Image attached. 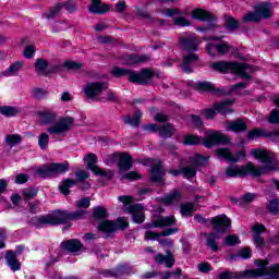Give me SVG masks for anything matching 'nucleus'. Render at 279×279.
Listing matches in <instances>:
<instances>
[{"label": "nucleus", "instance_id": "obj_1", "mask_svg": "<svg viewBox=\"0 0 279 279\" xmlns=\"http://www.w3.org/2000/svg\"><path fill=\"white\" fill-rule=\"evenodd\" d=\"M251 156H254L256 160H259L265 166L258 167L252 162L245 166H229L226 170L227 178H243L245 175H253L254 178H260L269 171L279 170V161L276 160V155L266 149L253 148L251 149Z\"/></svg>", "mask_w": 279, "mask_h": 279}, {"label": "nucleus", "instance_id": "obj_2", "mask_svg": "<svg viewBox=\"0 0 279 279\" xmlns=\"http://www.w3.org/2000/svg\"><path fill=\"white\" fill-rule=\"evenodd\" d=\"M255 265L257 269L244 270L240 272H221L220 279H245V278H260L267 276L270 279H279V264L268 266L269 262L256 259Z\"/></svg>", "mask_w": 279, "mask_h": 279}, {"label": "nucleus", "instance_id": "obj_3", "mask_svg": "<svg viewBox=\"0 0 279 279\" xmlns=\"http://www.w3.org/2000/svg\"><path fill=\"white\" fill-rule=\"evenodd\" d=\"M84 215H86V210L84 209H78L74 213H68V211L58 209V210H54L52 214L39 216L37 218V223L39 226H60L73 219H83Z\"/></svg>", "mask_w": 279, "mask_h": 279}, {"label": "nucleus", "instance_id": "obj_4", "mask_svg": "<svg viewBox=\"0 0 279 279\" xmlns=\"http://www.w3.org/2000/svg\"><path fill=\"white\" fill-rule=\"evenodd\" d=\"M184 145H204L210 149V147H215V145H228L230 143V138L226 136L221 131H207L206 137L202 138L197 135H187L183 141Z\"/></svg>", "mask_w": 279, "mask_h": 279}, {"label": "nucleus", "instance_id": "obj_5", "mask_svg": "<svg viewBox=\"0 0 279 279\" xmlns=\"http://www.w3.org/2000/svg\"><path fill=\"white\" fill-rule=\"evenodd\" d=\"M210 68L218 73H235V75H240L243 80H250L252 73L256 71L254 65L226 61L214 62L210 64Z\"/></svg>", "mask_w": 279, "mask_h": 279}, {"label": "nucleus", "instance_id": "obj_6", "mask_svg": "<svg viewBox=\"0 0 279 279\" xmlns=\"http://www.w3.org/2000/svg\"><path fill=\"white\" fill-rule=\"evenodd\" d=\"M111 73L114 77L129 76V82L142 85L147 84L148 80L154 77V71L149 69H143L140 73H136L132 70L116 66L111 70Z\"/></svg>", "mask_w": 279, "mask_h": 279}, {"label": "nucleus", "instance_id": "obj_7", "mask_svg": "<svg viewBox=\"0 0 279 279\" xmlns=\"http://www.w3.org/2000/svg\"><path fill=\"white\" fill-rule=\"evenodd\" d=\"M119 202L124 204V210L132 215L134 223H143L145 221V208L141 204H133L132 196L123 195L118 197Z\"/></svg>", "mask_w": 279, "mask_h": 279}, {"label": "nucleus", "instance_id": "obj_8", "mask_svg": "<svg viewBox=\"0 0 279 279\" xmlns=\"http://www.w3.org/2000/svg\"><path fill=\"white\" fill-rule=\"evenodd\" d=\"M69 171V162H61V163H49L39 167L36 170L37 175L40 178H58V175H62Z\"/></svg>", "mask_w": 279, "mask_h": 279}, {"label": "nucleus", "instance_id": "obj_9", "mask_svg": "<svg viewBox=\"0 0 279 279\" xmlns=\"http://www.w3.org/2000/svg\"><path fill=\"white\" fill-rule=\"evenodd\" d=\"M271 3L263 2L256 7L255 12H248L244 15V23H258L260 19H271L274 13L271 12Z\"/></svg>", "mask_w": 279, "mask_h": 279}, {"label": "nucleus", "instance_id": "obj_10", "mask_svg": "<svg viewBox=\"0 0 279 279\" xmlns=\"http://www.w3.org/2000/svg\"><path fill=\"white\" fill-rule=\"evenodd\" d=\"M106 88H108L106 83L92 82L85 85V87L83 88V93L85 97H87V99H90L92 101H106V99L99 97V94L104 93Z\"/></svg>", "mask_w": 279, "mask_h": 279}, {"label": "nucleus", "instance_id": "obj_11", "mask_svg": "<svg viewBox=\"0 0 279 279\" xmlns=\"http://www.w3.org/2000/svg\"><path fill=\"white\" fill-rule=\"evenodd\" d=\"M73 123H75V119L71 117L61 118L56 124L48 128L47 132L58 136H64L73 128Z\"/></svg>", "mask_w": 279, "mask_h": 279}, {"label": "nucleus", "instance_id": "obj_12", "mask_svg": "<svg viewBox=\"0 0 279 279\" xmlns=\"http://www.w3.org/2000/svg\"><path fill=\"white\" fill-rule=\"evenodd\" d=\"M160 12L163 16H175L173 17V25H177L178 27H191V21L184 17V15L187 14L186 12H182L177 8L163 9Z\"/></svg>", "mask_w": 279, "mask_h": 279}, {"label": "nucleus", "instance_id": "obj_13", "mask_svg": "<svg viewBox=\"0 0 279 279\" xmlns=\"http://www.w3.org/2000/svg\"><path fill=\"white\" fill-rule=\"evenodd\" d=\"M75 177L77 178V180L65 179L61 182L59 189L63 195H69V193H71L69 189H73V186H75L77 182H84V180H88V172L84 170H78L75 172Z\"/></svg>", "mask_w": 279, "mask_h": 279}, {"label": "nucleus", "instance_id": "obj_14", "mask_svg": "<svg viewBox=\"0 0 279 279\" xmlns=\"http://www.w3.org/2000/svg\"><path fill=\"white\" fill-rule=\"evenodd\" d=\"M130 223L128 222V218H119L118 222L114 223L113 221L105 220L101 221L98 226V229L101 232H114L117 231V228H120V230H125Z\"/></svg>", "mask_w": 279, "mask_h": 279}, {"label": "nucleus", "instance_id": "obj_15", "mask_svg": "<svg viewBox=\"0 0 279 279\" xmlns=\"http://www.w3.org/2000/svg\"><path fill=\"white\" fill-rule=\"evenodd\" d=\"M213 228L216 234H223L227 230L232 228V220L226 215L216 216L211 219Z\"/></svg>", "mask_w": 279, "mask_h": 279}, {"label": "nucleus", "instance_id": "obj_16", "mask_svg": "<svg viewBox=\"0 0 279 279\" xmlns=\"http://www.w3.org/2000/svg\"><path fill=\"white\" fill-rule=\"evenodd\" d=\"M35 71L37 75H49V73H58L60 65H50L45 59H37L35 61Z\"/></svg>", "mask_w": 279, "mask_h": 279}, {"label": "nucleus", "instance_id": "obj_17", "mask_svg": "<svg viewBox=\"0 0 279 279\" xmlns=\"http://www.w3.org/2000/svg\"><path fill=\"white\" fill-rule=\"evenodd\" d=\"M149 175L151 182H158V184H162L165 178V168H162V162L160 160H155L153 162Z\"/></svg>", "mask_w": 279, "mask_h": 279}, {"label": "nucleus", "instance_id": "obj_18", "mask_svg": "<svg viewBox=\"0 0 279 279\" xmlns=\"http://www.w3.org/2000/svg\"><path fill=\"white\" fill-rule=\"evenodd\" d=\"M209 56H226L230 51V46L226 43H211L206 46Z\"/></svg>", "mask_w": 279, "mask_h": 279}, {"label": "nucleus", "instance_id": "obj_19", "mask_svg": "<svg viewBox=\"0 0 279 279\" xmlns=\"http://www.w3.org/2000/svg\"><path fill=\"white\" fill-rule=\"evenodd\" d=\"M179 43L185 51H197L199 47V39L195 35L181 37Z\"/></svg>", "mask_w": 279, "mask_h": 279}, {"label": "nucleus", "instance_id": "obj_20", "mask_svg": "<svg viewBox=\"0 0 279 279\" xmlns=\"http://www.w3.org/2000/svg\"><path fill=\"white\" fill-rule=\"evenodd\" d=\"M216 154L218 158L228 160L229 162H236L239 158H245V150L240 151L236 157H234L232 153H230L229 148H218L216 150Z\"/></svg>", "mask_w": 279, "mask_h": 279}, {"label": "nucleus", "instance_id": "obj_21", "mask_svg": "<svg viewBox=\"0 0 279 279\" xmlns=\"http://www.w3.org/2000/svg\"><path fill=\"white\" fill-rule=\"evenodd\" d=\"M83 160L86 162L87 169H90L95 175H105L104 170L97 167V155L88 153Z\"/></svg>", "mask_w": 279, "mask_h": 279}, {"label": "nucleus", "instance_id": "obj_22", "mask_svg": "<svg viewBox=\"0 0 279 279\" xmlns=\"http://www.w3.org/2000/svg\"><path fill=\"white\" fill-rule=\"evenodd\" d=\"M167 226H175L174 216L159 217L153 220L151 223L146 225V228H166Z\"/></svg>", "mask_w": 279, "mask_h": 279}, {"label": "nucleus", "instance_id": "obj_23", "mask_svg": "<svg viewBox=\"0 0 279 279\" xmlns=\"http://www.w3.org/2000/svg\"><path fill=\"white\" fill-rule=\"evenodd\" d=\"M37 116L44 125H51V123H56V119H58V114L49 109L38 111Z\"/></svg>", "mask_w": 279, "mask_h": 279}, {"label": "nucleus", "instance_id": "obj_24", "mask_svg": "<svg viewBox=\"0 0 279 279\" xmlns=\"http://www.w3.org/2000/svg\"><path fill=\"white\" fill-rule=\"evenodd\" d=\"M155 260L158 265H166V267H172L175 265V257L171 251H167L166 255L157 254Z\"/></svg>", "mask_w": 279, "mask_h": 279}, {"label": "nucleus", "instance_id": "obj_25", "mask_svg": "<svg viewBox=\"0 0 279 279\" xmlns=\"http://www.w3.org/2000/svg\"><path fill=\"white\" fill-rule=\"evenodd\" d=\"M197 60H199V57L195 53L184 54L183 63L181 65L182 71H184V73H193L191 64H194V62H197Z\"/></svg>", "mask_w": 279, "mask_h": 279}, {"label": "nucleus", "instance_id": "obj_26", "mask_svg": "<svg viewBox=\"0 0 279 279\" xmlns=\"http://www.w3.org/2000/svg\"><path fill=\"white\" fill-rule=\"evenodd\" d=\"M267 229L265 225H254L253 226V241L257 247L265 245V238L260 236V232H265Z\"/></svg>", "mask_w": 279, "mask_h": 279}, {"label": "nucleus", "instance_id": "obj_27", "mask_svg": "<svg viewBox=\"0 0 279 279\" xmlns=\"http://www.w3.org/2000/svg\"><path fill=\"white\" fill-rule=\"evenodd\" d=\"M134 165V159L129 154H122L119 156L118 167L120 171H130Z\"/></svg>", "mask_w": 279, "mask_h": 279}, {"label": "nucleus", "instance_id": "obj_28", "mask_svg": "<svg viewBox=\"0 0 279 279\" xmlns=\"http://www.w3.org/2000/svg\"><path fill=\"white\" fill-rule=\"evenodd\" d=\"M61 247H63V250H65L66 252H71L72 254H77V252L82 250V242L75 239L68 240L61 243Z\"/></svg>", "mask_w": 279, "mask_h": 279}, {"label": "nucleus", "instance_id": "obj_29", "mask_svg": "<svg viewBox=\"0 0 279 279\" xmlns=\"http://www.w3.org/2000/svg\"><path fill=\"white\" fill-rule=\"evenodd\" d=\"M88 10L92 14H106V12L110 11V5L102 4L101 0H92V4Z\"/></svg>", "mask_w": 279, "mask_h": 279}, {"label": "nucleus", "instance_id": "obj_30", "mask_svg": "<svg viewBox=\"0 0 279 279\" xmlns=\"http://www.w3.org/2000/svg\"><path fill=\"white\" fill-rule=\"evenodd\" d=\"M227 130L228 132H245L247 130V123L243 120H235L231 122H227Z\"/></svg>", "mask_w": 279, "mask_h": 279}, {"label": "nucleus", "instance_id": "obj_31", "mask_svg": "<svg viewBox=\"0 0 279 279\" xmlns=\"http://www.w3.org/2000/svg\"><path fill=\"white\" fill-rule=\"evenodd\" d=\"M5 260L12 271H19L21 269V262L16 259V253L13 251L7 252Z\"/></svg>", "mask_w": 279, "mask_h": 279}, {"label": "nucleus", "instance_id": "obj_32", "mask_svg": "<svg viewBox=\"0 0 279 279\" xmlns=\"http://www.w3.org/2000/svg\"><path fill=\"white\" fill-rule=\"evenodd\" d=\"M23 61H16L13 64H11L7 70L1 72V77H12V75H16V73L20 72L21 69L24 66Z\"/></svg>", "mask_w": 279, "mask_h": 279}, {"label": "nucleus", "instance_id": "obj_33", "mask_svg": "<svg viewBox=\"0 0 279 279\" xmlns=\"http://www.w3.org/2000/svg\"><path fill=\"white\" fill-rule=\"evenodd\" d=\"M175 232H178V229H166L162 233L146 231L145 239L147 241H156V239H160V236H171V234H175Z\"/></svg>", "mask_w": 279, "mask_h": 279}, {"label": "nucleus", "instance_id": "obj_34", "mask_svg": "<svg viewBox=\"0 0 279 279\" xmlns=\"http://www.w3.org/2000/svg\"><path fill=\"white\" fill-rule=\"evenodd\" d=\"M232 104H234L233 100H225L222 102L216 104V110L218 114H232Z\"/></svg>", "mask_w": 279, "mask_h": 279}, {"label": "nucleus", "instance_id": "obj_35", "mask_svg": "<svg viewBox=\"0 0 279 279\" xmlns=\"http://www.w3.org/2000/svg\"><path fill=\"white\" fill-rule=\"evenodd\" d=\"M219 239H221L219 233L211 232L207 234V246L211 252H219V245L217 244Z\"/></svg>", "mask_w": 279, "mask_h": 279}, {"label": "nucleus", "instance_id": "obj_36", "mask_svg": "<svg viewBox=\"0 0 279 279\" xmlns=\"http://www.w3.org/2000/svg\"><path fill=\"white\" fill-rule=\"evenodd\" d=\"M149 57L147 54H131L126 58V64L130 66H135V64H143V62H147Z\"/></svg>", "mask_w": 279, "mask_h": 279}, {"label": "nucleus", "instance_id": "obj_37", "mask_svg": "<svg viewBox=\"0 0 279 279\" xmlns=\"http://www.w3.org/2000/svg\"><path fill=\"white\" fill-rule=\"evenodd\" d=\"M142 118H143V111L137 110L135 111L133 117L124 118V123H126L128 125H132L133 128H138Z\"/></svg>", "mask_w": 279, "mask_h": 279}, {"label": "nucleus", "instance_id": "obj_38", "mask_svg": "<svg viewBox=\"0 0 279 279\" xmlns=\"http://www.w3.org/2000/svg\"><path fill=\"white\" fill-rule=\"evenodd\" d=\"M192 19H196L197 21H210L213 15L204 9H196L192 12Z\"/></svg>", "mask_w": 279, "mask_h": 279}, {"label": "nucleus", "instance_id": "obj_39", "mask_svg": "<svg viewBox=\"0 0 279 279\" xmlns=\"http://www.w3.org/2000/svg\"><path fill=\"white\" fill-rule=\"evenodd\" d=\"M182 199V193L178 190H173L172 193L163 196L165 204H175V202H180Z\"/></svg>", "mask_w": 279, "mask_h": 279}, {"label": "nucleus", "instance_id": "obj_40", "mask_svg": "<svg viewBox=\"0 0 279 279\" xmlns=\"http://www.w3.org/2000/svg\"><path fill=\"white\" fill-rule=\"evenodd\" d=\"M181 174L185 180H193L197 175V168L195 166H186L181 169Z\"/></svg>", "mask_w": 279, "mask_h": 279}, {"label": "nucleus", "instance_id": "obj_41", "mask_svg": "<svg viewBox=\"0 0 279 279\" xmlns=\"http://www.w3.org/2000/svg\"><path fill=\"white\" fill-rule=\"evenodd\" d=\"M5 143L9 147H16V145L23 143V136L21 134H8L5 136Z\"/></svg>", "mask_w": 279, "mask_h": 279}, {"label": "nucleus", "instance_id": "obj_42", "mask_svg": "<svg viewBox=\"0 0 279 279\" xmlns=\"http://www.w3.org/2000/svg\"><path fill=\"white\" fill-rule=\"evenodd\" d=\"M21 110L16 107H10V106H4L0 107V114H4V117H16Z\"/></svg>", "mask_w": 279, "mask_h": 279}, {"label": "nucleus", "instance_id": "obj_43", "mask_svg": "<svg viewBox=\"0 0 279 279\" xmlns=\"http://www.w3.org/2000/svg\"><path fill=\"white\" fill-rule=\"evenodd\" d=\"M192 165L197 169V167H206L208 165V157H204L202 155H195L192 158Z\"/></svg>", "mask_w": 279, "mask_h": 279}, {"label": "nucleus", "instance_id": "obj_44", "mask_svg": "<svg viewBox=\"0 0 279 279\" xmlns=\"http://www.w3.org/2000/svg\"><path fill=\"white\" fill-rule=\"evenodd\" d=\"M195 213V204L193 203H185L181 205V215L184 217H189Z\"/></svg>", "mask_w": 279, "mask_h": 279}, {"label": "nucleus", "instance_id": "obj_45", "mask_svg": "<svg viewBox=\"0 0 279 279\" xmlns=\"http://www.w3.org/2000/svg\"><path fill=\"white\" fill-rule=\"evenodd\" d=\"M159 134L162 138H169L173 136V126H171V124H165L160 126Z\"/></svg>", "mask_w": 279, "mask_h": 279}, {"label": "nucleus", "instance_id": "obj_46", "mask_svg": "<svg viewBox=\"0 0 279 279\" xmlns=\"http://www.w3.org/2000/svg\"><path fill=\"white\" fill-rule=\"evenodd\" d=\"M62 11V3H58L54 7H52L47 13H45L46 19H56L58 14Z\"/></svg>", "mask_w": 279, "mask_h": 279}, {"label": "nucleus", "instance_id": "obj_47", "mask_svg": "<svg viewBox=\"0 0 279 279\" xmlns=\"http://www.w3.org/2000/svg\"><path fill=\"white\" fill-rule=\"evenodd\" d=\"M196 88L198 90H206L208 93H215V85H213V83L210 82H198L196 83Z\"/></svg>", "mask_w": 279, "mask_h": 279}, {"label": "nucleus", "instance_id": "obj_48", "mask_svg": "<svg viewBox=\"0 0 279 279\" xmlns=\"http://www.w3.org/2000/svg\"><path fill=\"white\" fill-rule=\"evenodd\" d=\"M38 195V190L34 187H26L22 191V197L24 199H34Z\"/></svg>", "mask_w": 279, "mask_h": 279}, {"label": "nucleus", "instance_id": "obj_49", "mask_svg": "<svg viewBox=\"0 0 279 279\" xmlns=\"http://www.w3.org/2000/svg\"><path fill=\"white\" fill-rule=\"evenodd\" d=\"M123 274H125V267L124 266H120L118 267L116 270H106L104 271V276H106V278L109 277H119V276H123Z\"/></svg>", "mask_w": 279, "mask_h": 279}, {"label": "nucleus", "instance_id": "obj_50", "mask_svg": "<svg viewBox=\"0 0 279 279\" xmlns=\"http://www.w3.org/2000/svg\"><path fill=\"white\" fill-rule=\"evenodd\" d=\"M38 145L40 149L45 150L47 147H49V134L41 133L38 138Z\"/></svg>", "mask_w": 279, "mask_h": 279}, {"label": "nucleus", "instance_id": "obj_51", "mask_svg": "<svg viewBox=\"0 0 279 279\" xmlns=\"http://www.w3.org/2000/svg\"><path fill=\"white\" fill-rule=\"evenodd\" d=\"M226 25H227V29H229L230 32H234V29H239V22L234 20V17L232 16H228L226 19Z\"/></svg>", "mask_w": 279, "mask_h": 279}, {"label": "nucleus", "instance_id": "obj_52", "mask_svg": "<svg viewBox=\"0 0 279 279\" xmlns=\"http://www.w3.org/2000/svg\"><path fill=\"white\" fill-rule=\"evenodd\" d=\"M94 217L95 219H106L108 211L104 207H96L94 208Z\"/></svg>", "mask_w": 279, "mask_h": 279}, {"label": "nucleus", "instance_id": "obj_53", "mask_svg": "<svg viewBox=\"0 0 279 279\" xmlns=\"http://www.w3.org/2000/svg\"><path fill=\"white\" fill-rule=\"evenodd\" d=\"M63 66L70 71H80V69H82V63L77 61H65Z\"/></svg>", "mask_w": 279, "mask_h": 279}, {"label": "nucleus", "instance_id": "obj_54", "mask_svg": "<svg viewBox=\"0 0 279 279\" xmlns=\"http://www.w3.org/2000/svg\"><path fill=\"white\" fill-rule=\"evenodd\" d=\"M49 93L47 92V89L44 88H34L33 89V96L35 99H45L46 95H48Z\"/></svg>", "mask_w": 279, "mask_h": 279}, {"label": "nucleus", "instance_id": "obj_55", "mask_svg": "<svg viewBox=\"0 0 279 279\" xmlns=\"http://www.w3.org/2000/svg\"><path fill=\"white\" fill-rule=\"evenodd\" d=\"M246 86H247V83L241 82V83H238L235 85H232L230 87V92L231 93H236V95H241V90H243V88H245Z\"/></svg>", "mask_w": 279, "mask_h": 279}, {"label": "nucleus", "instance_id": "obj_56", "mask_svg": "<svg viewBox=\"0 0 279 279\" xmlns=\"http://www.w3.org/2000/svg\"><path fill=\"white\" fill-rule=\"evenodd\" d=\"M28 208L32 215H36L37 213H40V202L34 201L32 203H28Z\"/></svg>", "mask_w": 279, "mask_h": 279}, {"label": "nucleus", "instance_id": "obj_57", "mask_svg": "<svg viewBox=\"0 0 279 279\" xmlns=\"http://www.w3.org/2000/svg\"><path fill=\"white\" fill-rule=\"evenodd\" d=\"M198 271H201V274H208V271H213V266H210V264L208 262H203L201 264H198Z\"/></svg>", "mask_w": 279, "mask_h": 279}, {"label": "nucleus", "instance_id": "obj_58", "mask_svg": "<svg viewBox=\"0 0 279 279\" xmlns=\"http://www.w3.org/2000/svg\"><path fill=\"white\" fill-rule=\"evenodd\" d=\"M226 244L229 246L238 245V243H241V240H239L238 235L231 234L226 238Z\"/></svg>", "mask_w": 279, "mask_h": 279}, {"label": "nucleus", "instance_id": "obj_59", "mask_svg": "<svg viewBox=\"0 0 279 279\" xmlns=\"http://www.w3.org/2000/svg\"><path fill=\"white\" fill-rule=\"evenodd\" d=\"M61 5H62V8H65V10H68V12H70V14H73V12H75V10H77V7L71 0L68 2H64V3H61Z\"/></svg>", "mask_w": 279, "mask_h": 279}, {"label": "nucleus", "instance_id": "obj_60", "mask_svg": "<svg viewBox=\"0 0 279 279\" xmlns=\"http://www.w3.org/2000/svg\"><path fill=\"white\" fill-rule=\"evenodd\" d=\"M263 134V130L255 129L247 134L248 141H254L255 138H259V136Z\"/></svg>", "mask_w": 279, "mask_h": 279}, {"label": "nucleus", "instance_id": "obj_61", "mask_svg": "<svg viewBox=\"0 0 279 279\" xmlns=\"http://www.w3.org/2000/svg\"><path fill=\"white\" fill-rule=\"evenodd\" d=\"M278 199L270 201L268 205L269 213H271L272 215H278Z\"/></svg>", "mask_w": 279, "mask_h": 279}, {"label": "nucleus", "instance_id": "obj_62", "mask_svg": "<svg viewBox=\"0 0 279 279\" xmlns=\"http://www.w3.org/2000/svg\"><path fill=\"white\" fill-rule=\"evenodd\" d=\"M77 208H89L90 207V198H82L76 202Z\"/></svg>", "mask_w": 279, "mask_h": 279}, {"label": "nucleus", "instance_id": "obj_63", "mask_svg": "<svg viewBox=\"0 0 279 279\" xmlns=\"http://www.w3.org/2000/svg\"><path fill=\"white\" fill-rule=\"evenodd\" d=\"M29 180V175L25 173H20L15 177V184H25Z\"/></svg>", "mask_w": 279, "mask_h": 279}, {"label": "nucleus", "instance_id": "obj_64", "mask_svg": "<svg viewBox=\"0 0 279 279\" xmlns=\"http://www.w3.org/2000/svg\"><path fill=\"white\" fill-rule=\"evenodd\" d=\"M270 123L279 124V110L274 109L269 117Z\"/></svg>", "mask_w": 279, "mask_h": 279}]
</instances>
